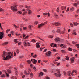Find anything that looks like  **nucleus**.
I'll return each mask as SVG.
<instances>
[{"mask_svg":"<svg viewBox=\"0 0 79 79\" xmlns=\"http://www.w3.org/2000/svg\"><path fill=\"white\" fill-rule=\"evenodd\" d=\"M47 49H45L44 51H43V52H46V51H47Z\"/></svg>","mask_w":79,"mask_h":79,"instance_id":"obj_59","label":"nucleus"},{"mask_svg":"<svg viewBox=\"0 0 79 79\" xmlns=\"http://www.w3.org/2000/svg\"><path fill=\"white\" fill-rule=\"evenodd\" d=\"M23 29L24 30H26L27 28H26V27H23Z\"/></svg>","mask_w":79,"mask_h":79,"instance_id":"obj_61","label":"nucleus"},{"mask_svg":"<svg viewBox=\"0 0 79 79\" xmlns=\"http://www.w3.org/2000/svg\"><path fill=\"white\" fill-rule=\"evenodd\" d=\"M31 42H36V41L34 39H32L31 40Z\"/></svg>","mask_w":79,"mask_h":79,"instance_id":"obj_30","label":"nucleus"},{"mask_svg":"<svg viewBox=\"0 0 79 79\" xmlns=\"http://www.w3.org/2000/svg\"><path fill=\"white\" fill-rule=\"evenodd\" d=\"M56 32H58V33H60V34H64V31H63L61 32L60 30H58L57 31H56Z\"/></svg>","mask_w":79,"mask_h":79,"instance_id":"obj_15","label":"nucleus"},{"mask_svg":"<svg viewBox=\"0 0 79 79\" xmlns=\"http://www.w3.org/2000/svg\"><path fill=\"white\" fill-rule=\"evenodd\" d=\"M14 41L15 42H16V43H18V41H17V40L16 39H14Z\"/></svg>","mask_w":79,"mask_h":79,"instance_id":"obj_31","label":"nucleus"},{"mask_svg":"<svg viewBox=\"0 0 79 79\" xmlns=\"http://www.w3.org/2000/svg\"><path fill=\"white\" fill-rule=\"evenodd\" d=\"M43 15L44 16H45V15H47V13H45L43 14Z\"/></svg>","mask_w":79,"mask_h":79,"instance_id":"obj_47","label":"nucleus"},{"mask_svg":"<svg viewBox=\"0 0 79 79\" xmlns=\"http://www.w3.org/2000/svg\"><path fill=\"white\" fill-rule=\"evenodd\" d=\"M68 50H69V51H70V52H71V51L73 50V49L72 48H71L69 47Z\"/></svg>","mask_w":79,"mask_h":79,"instance_id":"obj_23","label":"nucleus"},{"mask_svg":"<svg viewBox=\"0 0 79 79\" xmlns=\"http://www.w3.org/2000/svg\"><path fill=\"white\" fill-rule=\"evenodd\" d=\"M41 61V60H38V63H40Z\"/></svg>","mask_w":79,"mask_h":79,"instance_id":"obj_53","label":"nucleus"},{"mask_svg":"<svg viewBox=\"0 0 79 79\" xmlns=\"http://www.w3.org/2000/svg\"><path fill=\"white\" fill-rule=\"evenodd\" d=\"M22 35H23V38H24L26 36V35H25L24 34H23Z\"/></svg>","mask_w":79,"mask_h":79,"instance_id":"obj_29","label":"nucleus"},{"mask_svg":"<svg viewBox=\"0 0 79 79\" xmlns=\"http://www.w3.org/2000/svg\"><path fill=\"white\" fill-rule=\"evenodd\" d=\"M30 66H31V68H32L33 67V65L32 64H30Z\"/></svg>","mask_w":79,"mask_h":79,"instance_id":"obj_50","label":"nucleus"},{"mask_svg":"<svg viewBox=\"0 0 79 79\" xmlns=\"http://www.w3.org/2000/svg\"><path fill=\"white\" fill-rule=\"evenodd\" d=\"M48 37L49 38H50L51 39H52V38H53V35H49L48 36Z\"/></svg>","mask_w":79,"mask_h":79,"instance_id":"obj_24","label":"nucleus"},{"mask_svg":"<svg viewBox=\"0 0 79 79\" xmlns=\"http://www.w3.org/2000/svg\"><path fill=\"white\" fill-rule=\"evenodd\" d=\"M40 44V43H38L37 42L36 44V47L37 48H40V45H39V44Z\"/></svg>","mask_w":79,"mask_h":79,"instance_id":"obj_10","label":"nucleus"},{"mask_svg":"<svg viewBox=\"0 0 79 79\" xmlns=\"http://www.w3.org/2000/svg\"><path fill=\"white\" fill-rule=\"evenodd\" d=\"M74 10V7H73L72 8H70L69 10L71 11H73Z\"/></svg>","mask_w":79,"mask_h":79,"instance_id":"obj_18","label":"nucleus"},{"mask_svg":"<svg viewBox=\"0 0 79 79\" xmlns=\"http://www.w3.org/2000/svg\"><path fill=\"white\" fill-rule=\"evenodd\" d=\"M27 62L28 64H30V60H27Z\"/></svg>","mask_w":79,"mask_h":79,"instance_id":"obj_46","label":"nucleus"},{"mask_svg":"<svg viewBox=\"0 0 79 79\" xmlns=\"http://www.w3.org/2000/svg\"><path fill=\"white\" fill-rule=\"evenodd\" d=\"M8 42H5L4 43H3V45H7L8 44Z\"/></svg>","mask_w":79,"mask_h":79,"instance_id":"obj_25","label":"nucleus"},{"mask_svg":"<svg viewBox=\"0 0 79 79\" xmlns=\"http://www.w3.org/2000/svg\"><path fill=\"white\" fill-rule=\"evenodd\" d=\"M24 73L25 74L27 75V74H29V72L28 71L27 72H26V71H25L24 72Z\"/></svg>","mask_w":79,"mask_h":79,"instance_id":"obj_16","label":"nucleus"},{"mask_svg":"<svg viewBox=\"0 0 79 79\" xmlns=\"http://www.w3.org/2000/svg\"><path fill=\"white\" fill-rule=\"evenodd\" d=\"M63 73L64 74V76H65V75H66V72L65 71H63Z\"/></svg>","mask_w":79,"mask_h":79,"instance_id":"obj_51","label":"nucleus"},{"mask_svg":"<svg viewBox=\"0 0 79 79\" xmlns=\"http://www.w3.org/2000/svg\"><path fill=\"white\" fill-rule=\"evenodd\" d=\"M66 6H63L61 7V10L63 11H64L66 10Z\"/></svg>","mask_w":79,"mask_h":79,"instance_id":"obj_14","label":"nucleus"},{"mask_svg":"<svg viewBox=\"0 0 79 79\" xmlns=\"http://www.w3.org/2000/svg\"><path fill=\"white\" fill-rule=\"evenodd\" d=\"M56 71H57V73H60V70L59 69H57L56 70Z\"/></svg>","mask_w":79,"mask_h":79,"instance_id":"obj_26","label":"nucleus"},{"mask_svg":"<svg viewBox=\"0 0 79 79\" xmlns=\"http://www.w3.org/2000/svg\"><path fill=\"white\" fill-rule=\"evenodd\" d=\"M64 45V44H61L60 45V47H63V46Z\"/></svg>","mask_w":79,"mask_h":79,"instance_id":"obj_56","label":"nucleus"},{"mask_svg":"<svg viewBox=\"0 0 79 79\" xmlns=\"http://www.w3.org/2000/svg\"><path fill=\"white\" fill-rule=\"evenodd\" d=\"M61 52H62V53H64V52H65V50H61Z\"/></svg>","mask_w":79,"mask_h":79,"instance_id":"obj_52","label":"nucleus"},{"mask_svg":"<svg viewBox=\"0 0 79 79\" xmlns=\"http://www.w3.org/2000/svg\"><path fill=\"white\" fill-rule=\"evenodd\" d=\"M2 11H3V9H0V12Z\"/></svg>","mask_w":79,"mask_h":79,"instance_id":"obj_62","label":"nucleus"},{"mask_svg":"<svg viewBox=\"0 0 79 79\" xmlns=\"http://www.w3.org/2000/svg\"><path fill=\"white\" fill-rule=\"evenodd\" d=\"M76 2H77V3H78V5H79V1H77V0H75Z\"/></svg>","mask_w":79,"mask_h":79,"instance_id":"obj_54","label":"nucleus"},{"mask_svg":"<svg viewBox=\"0 0 79 79\" xmlns=\"http://www.w3.org/2000/svg\"><path fill=\"white\" fill-rule=\"evenodd\" d=\"M70 25L71 27H73V26H74V25L72 23H70Z\"/></svg>","mask_w":79,"mask_h":79,"instance_id":"obj_42","label":"nucleus"},{"mask_svg":"<svg viewBox=\"0 0 79 79\" xmlns=\"http://www.w3.org/2000/svg\"><path fill=\"white\" fill-rule=\"evenodd\" d=\"M13 33H14V32H13V31H11V34H12V35H13Z\"/></svg>","mask_w":79,"mask_h":79,"instance_id":"obj_63","label":"nucleus"},{"mask_svg":"<svg viewBox=\"0 0 79 79\" xmlns=\"http://www.w3.org/2000/svg\"><path fill=\"white\" fill-rule=\"evenodd\" d=\"M8 73H11V71H10V70L9 69H8L7 73H6V72H5L6 75V76H7V77H8L9 76V74H8Z\"/></svg>","mask_w":79,"mask_h":79,"instance_id":"obj_8","label":"nucleus"},{"mask_svg":"<svg viewBox=\"0 0 79 79\" xmlns=\"http://www.w3.org/2000/svg\"><path fill=\"white\" fill-rule=\"evenodd\" d=\"M54 75H55V76H56L57 77H58V73H54Z\"/></svg>","mask_w":79,"mask_h":79,"instance_id":"obj_35","label":"nucleus"},{"mask_svg":"<svg viewBox=\"0 0 79 79\" xmlns=\"http://www.w3.org/2000/svg\"><path fill=\"white\" fill-rule=\"evenodd\" d=\"M47 14L48 16H49V17H50V13L49 12H48L47 13Z\"/></svg>","mask_w":79,"mask_h":79,"instance_id":"obj_43","label":"nucleus"},{"mask_svg":"<svg viewBox=\"0 0 79 79\" xmlns=\"http://www.w3.org/2000/svg\"><path fill=\"white\" fill-rule=\"evenodd\" d=\"M21 44V42H19L18 43V44L19 45H20Z\"/></svg>","mask_w":79,"mask_h":79,"instance_id":"obj_57","label":"nucleus"},{"mask_svg":"<svg viewBox=\"0 0 79 79\" xmlns=\"http://www.w3.org/2000/svg\"><path fill=\"white\" fill-rule=\"evenodd\" d=\"M38 21H35V22H34V23L35 24H38Z\"/></svg>","mask_w":79,"mask_h":79,"instance_id":"obj_28","label":"nucleus"},{"mask_svg":"<svg viewBox=\"0 0 79 79\" xmlns=\"http://www.w3.org/2000/svg\"><path fill=\"white\" fill-rule=\"evenodd\" d=\"M26 41H27V40H25V41L23 43V44L25 47H26L27 45H28V46H30V45H29V43L28 42H27V43L26 42Z\"/></svg>","mask_w":79,"mask_h":79,"instance_id":"obj_7","label":"nucleus"},{"mask_svg":"<svg viewBox=\"0 0 79 79\" xmlns=\"http://www.w3.org/2000/svg\"><path fill=\"white\" fill-rule=\"evenodd\" d=\"M58 77H61V73H58Z\"/></svg>","mask_w":79,"mask_h":79,"instance_id":"obj_27","label":"nucleus"},{"mask_svg":"<svg viewBox=\"0 0 79 79\" xmlns=\"http://www.w3.org/2000/svg\"><path fill=\"white\" fill-rule=\"evenodd\" d=\"M45 24H46V22H44V23H41V24H39L38 25V28H40L41 27L44 26Z\"/></svg>","mask_w":79,"mask_h":79,"instance_id":"obj_5","label":"nucleus"},{"mask_svg":"<svg viewBox=\"0 0 79 79\" xmlns=\"http://www.w3.org/2000/svg\"><path fill=\"white\" fill-rule=\"evenodd\" d=\"M43 70L44 71V72H45L46 73H47V70L45 69H44Z\"/></svg>","mask_w":79,"mask_h":79,"instance_id":"obj_36","label":"nucleus"},{"mask_svg":"<svg viewBox=\"0 0 79 79\" xmlns=\"http://www.w3.org/2000/svg\"><path fill=\"white\" fill-rule=\"evenodd\" d=\"M4 35H4V33H3V32H0V39H3Z\"/></svg>","mask_w":79,"mask_h":79,"instance_id":"obj_3","label":"nucleus"},{"mask_svg":"<svg viewBox=\"0 0 79 79\" xmlns=\"http://www.w3.org/2000/svg\"><path fill=\"white\" fill-rule=\"evenodd\" d=\"M1 76L2 77H5V74H2Z\"/></svg>","mask_w":79,"mask_h":79,"instance_id":"obj_55","label":"nucleus"},{"mask_svg":"<svg viewBox=\"0 0 79 79\" xmlns=\"http://www.w3.org/2000/svg\"><path fill=\"white\" fill-rule=\"evenodd\" d=\"M54 16H55V18H58V15H57V14H54Z\"/></svg>","mask_w":79,"mask_h":79,"instance_id":"obj_20","label":"nucleus"},{"mask_svg":"<svg viewBox=\"0 0 79 79\" xmlns=\"http://www.w3.org/2000/svg\"><path fill=\"white\" fill-rule=\"evenodd\" d=\"M29 36H27L26 37L24 38V39H27L28 37Z\"/></svg>","mask_w":79,"mask_h":79,"instance_id":"obj_45","label":"nucleus"},{"mask_svg":"<svg viewBox=\"0 0 79 79\" xmlns=\"http://www.w3.org/2000/svg\"><path fill=\"white\" fill-rule=\"evenodd\" d=\"M31 56H32V57H37V55L35 54V56H33V55H31Z\"/></svg>","mask_w":79,"mask_h":79,"instance_id":"obj_48","label":"nucleus"},{"mask_svg":"<svg viewBox=\"0 0 79 79\" xmlns=\"http://www.w3.org/2000/svg\"><path fill=\"white\" fill-rule=\"evenodd\" d=\"M25 6L26 8H27V11H28V13L29 14H30V7L29 6H27L26 5Z\"/></svg>","mask_w":79,"mask_h":79,"instance_id":"obj_6","label":"nucleus"},{"mask_svg":"<svg viewBox=\"0 0 79 79\" xmlns=\"http://www.w3.org/2000/svg\"><path fill=\"white\" fill-rule=\"evenodd\" d=\"M54 25H55V26H61V24L60 23H59L58 22H56L55 23H54Z\"/></svg>","mask_w":79,"mask_h":79,"instance_id":"obj_12","label":"nucleus"},{"mask_svg":"<svg viewBox=\"0 0 79 79\" xmlns=\"http://www.w3.org/2000/svg\"><path fill=\"white\" fill-rule=\"evenodd\" d=\"M55 41H56V42H58L60 41V38H56L55 39Z\"/></svg>","mask_w":79,"mask_h":79,"instance_id":"obj_9","label":"nucleus"},{"mask_svg":"<svg viewBox=\"0 0 79 79\" xmlns=\"http://www.w3.org/2000/svg\"><path fill=\"white\" fill-rule=\"evenodd\" d=\"M69 7H68L67 9V10H66V12H68V11H69Z\"/></svg>","mask_w":79,"mask_h":79,"instance_id":"obj_39","label":"nucleus"},{"mask_svg":"<svg viewBox=\"0 0 79 79\" xmlns=\"http://www.w3.org/2000/svg\"><path fill=\"white\" fill-rule=\"evenodd\" d=\"M53 45H54V43H51L50 45V46H51V47H52V46H53Z\"/></svg>","mask_w":79,"mask_h":79,"instance_id":"obj_41","label":"nucleus"},{"mask_svg":"<svg viewBox=\"0 0 79 79\" xmlns=\"http://www.w3.org/2000/svg\"><path fill=\"white\" fill-rule=\"evenodd\" d=\"M48 52H46V56H51V54H52V52L50 51H48Z\"/></svg>","mask_w":79,"mask_h":79,"instance_id":"obj_4","label":"nucleus"},{"mask_svg":"<svg viewBox=\"0 0 79 79\" xmlns=\"http://www.w3.org/2000/svg\"><path fill=\"white\" fill-rule=\"evenodd\" d=\"M72 34H74L75 35H77V34H76V32H73Z\"/></svg>","mask_w":79,"mask_h":79,"instance_id":"obj_37","label":"nucleus"},{"mask_svg":"<svg viewBox=\"0 0 79 79\" xmlns=\"http://www.w3.org/2000/svg\"><path fill=\"white\" fill-rule=\"evenodd\" d=\"M13 26L15 27L16 29L18 28H19V27L17 26L16 25H15V24H13Z\"/></svg>","mask_w":79,"mask_h":79,"instance_id":"obj_21","label":"nucleus"},{"mask_svg":"<svg viewBox=\"0 0 79 79\" xmlns=\"http://www.w3.org/2000/svg\"><path fill=\"white\" fill-rule=\"evenodd\" d=\"M60 63L59 62V63H58L57 64V66H59V65H60Z\"/></svg>","mask_w":79,"mask_h":79,"instance_id":"obj_60","label":"nucleus"},{"mask_svg":"<svg viewBox=\"0 0 79 79\" xmlns=\"http://www.w3.org/2000/svg\"><path fill=\"white\" fill-rule=\"evenodd\" d=\"M37 37L38 38V39H40V40H42V41H43V42H44V40H42V39L40 37Z\"/></svg>","mask_w":79,"mask_h":79,"instance_id":"obj_32","label":"nucleus"},{"mask_svg":"<svg viewBox=\"0 0 79 79\" xmlns=\"http://www.w3.org/2000/svg\"><path fill=\"white\" fill-rule=\"evenodd\" d=\"M16 6L17 5H14L13 6H11V10L14 11H17V7H16Z\"/></svg>","mask_w":79,"mask_h":79,"instance_id":"obj_2","label":"nucleus"},{"mask_svg":"<svg viewBox=\"0 0 79 79\" xmlns=\"http://www.w3.org/2000/svg\"><path fill=\"white\" fill-rule=\"evenodd\" d=\"M74 6H77V4L76 3H74L73 4Z\"/></svg>","mask_w":79,"mask_h":79,"instance_id":"obj_33","label":"nucleus"},{"mask_svg":"<svg viewBox=\"0 0 79 79\" xmlns=\"http://www.w3.org/2000/svg\"><path fill=\"white\" fill-rule=\"evenodd\" d=\"M76 47H79V44H76L75 45Z\"/></svg>","mask_w":79,"mask_h":79,"instance_id":"obj_64","label":"nucleus"},{"mask_svg":"<svg viewBox=\"0 0 79 79\" xmlns=\"http://www.w3.org/2000/svg\"><path fill=\"white\" fill-rule=\"evenodd\" d=\"M74 59H75V58L74 57L71 58L70 60H71V63H74Z\"/></svg>","mask_w":79,"mask_h":79,"instance_id":"obj_13","label":"nucleus"},{"mask_svg":"<svg viewBox=\"0 0 79 79\" xmlns=\"http://www.w3.org/2000/svg\"><path fill=\"white\" fill-rule=\"evenodd\" d=\"M16 52H17V53H19V51L18 49H17V50Z\"/></svg>","mask_w":79,"mask_h":79,"instance_id":"obj_58","label":"nucleus"},{"mask_svg":"<svg viewBox=\"0 0 79 79\" xmlns=\"http://www.w3.org/2000/svg\"><path fill=\"white\" fill-rule=\"evenodd\" d=\"M33 69H34V70H36L37 69H36V67H33Z\"/></svg>","mask_w":79,"mask_h":79,"instance_id":"obj_49","label":"nucleus"},{"mask_svg":"<svg viewBox=\"0 0 79 79\" xmlns=\"http://www.w3.org/2000/svg\"><path fill=\"white\" fill-rule=\"evenodd\" d=\"M6 52H4V54L3 55V59L4 60H7L8 59H11L12 58V56H13V53H11V52H8L7 54V56H6V57H5V56L6 55Z\"/></svg>","mask_w":79,"mask_h":79,"instance_id":"obj_1","label":"nucleus"},{"mask_svg":"<svg viewBox=\"0 0 79 79\" xmlns=\"http://www.w3.org/2000/svg\"><path fill=\"white\" fill-rule=\"evenodd\" d=\"M46 79H50V77L48 76H47L46 77Z\"/></svg>","mask_w":79,"mask_h":79,"instance_id":"obj_44","label":"nucleus"},{"mask_svg":"<svg viewBox=\"0 0 79 79\" xmlns=\"http://www.w3.org/2000/svg\"><path fill=\"white\" fill-rule=\"evenodd\" d=\"M30 77H31V78H32L33 77V73H31L30 74Z\"/></svg>","mask_w":79,"mask_h":79,"instance_id":"obj_19","label":"nucleus"},{"mask_svg":"<svg viewBox=\"0 0 79 79\" xmlns=\"http://www.w3.org/2000/svg\"><path fill=\"white\" fill-rule=\"evenodd\" d=\"M72 44H76V43H77V42H74V41H72Z\"/></svg>","mask_w":79,"mask_h":79,"instance_id":"obj_34","label":"nucleus"},{"mask_svg":"<svg viewBox=\"0 0 79 79\" xmlns=\"http://www.w3.org/2000/svg\"><path fill=\"white\" fill-rule=\"evenodd\" d=\"M33 61H34L33 62V64H36L37 62V60L36 59H33Z\"/></svg>","mask_w":79,"mask_h":79,"instance_id":"obj_17","label":"nucleus"},{"mask_svg":"<svg viewBox=\"0 0 79 79\" xmlns=\"http://www.w3.org/2000/svg\"><path fill=\"white\" fill-rule=\"evenodd\" d=\"M10 31V29H9V30H6V33H8V32H9V31Z\"/></svg>","mask_w":79,"mask_h":79,"instance_id":"obj_38","label":"nucleus"},{"mask_svg":"<svg viewBox=\"0 0 79 79\" xmlns=\"http://www.w3.org/2000/svg\"><path fill=\"white\" fill-rule=\"evenodd\" d=\"M71 72L70 71H69L68 72V74H71Z\"/></svg>","mask_w":79,"mask_h":79,"instance_id":"obj_40","label":"nucleus"},{"mask_svg":"<svg viewBox=\"0 0 79 79\" xmlns=\"http://www.w3.org/2000/svg\"><path fill=\"white\" fill-rule=\"evenodd\" d=\"M44 75V73L42 72H41L39 73V77H40L42 76H43Z\"/></svg>","mask_w":79,"mask_h":79,"instance_id":"obj_11","label":"nucleus"},{"mask_svg":"<svg viewBox=\"0 0 79 79\" xmlns=\"http://www.w3.org/2000/svg\"><path fill=\"white\" fill-rule=\"evenodd\" d=\"M65 57H66V58H65L66 60H67V61H69V57H68V56H66Z\"/></svg>","mask_w":79,"mask_h":79,"instance_id":"obj_22","label":"nucleus"}]
</instances>
